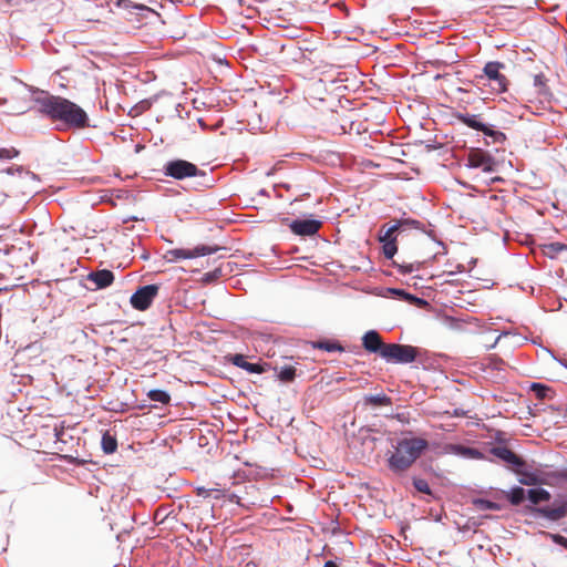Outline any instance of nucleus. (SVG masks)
<instances>
[{
  "label": "nucleus",
  "mask_w": 567,
  "mask_h": 567,
  "mask_svg": "<svg viewBox=\"0 0 567 567\" xmlns=\"http://www.w3.org/2000/svg\"><path fill=\"white\" fill-rule=\"evenodd\" d=\"M38 111L52 122L66 127L83 128L87 126L89 116L78 104L62 96L43 93L35 99Z\"/></svg>",
  "instance_id": "1"
},
{
  "label": "nucleus",
  "mask_w": 567,
  "mask_h": 567,
  "mask_svg": "<svg viewBox=\"0 0 567 567\" xmlns=\"http://www.w3.org/2000/svg\"><path fill=\"white\" fill-rule=\"evenodd\" d=\"M429 442L421 437H403L393 445V452L388 458L389 468L401 474L409 470L427 449Z\"/></svg>",
  "instance_id": "2"
},
{
  "label": "nucleus",
  "mask_w": 567,
  "mask_h": 567,
  "mask_svg": "<svg viewBox=\"0 0 567 567\" xmlns=\"http://www.w3.org/2000/svg\"><path fill=\"white\" fill-rule=\"evenodd\" d=\"M505 64L498 61H489L483 68V73L475 75V83L480 85H489L491 91L496 94L507 91L508 80L502 73Z\"/></svg>",
  "instance_id": "3"
},
{
  "label": "nucleus",
  "mask_w": 567,
  "mask_h": 567,
  "mask_svg": "<svg viewBox=\"0 0 567 567\" xmlns=\"http://www.w3.org/2000/svg\"><path fill=\"white\" fill-rule=\"evenodd\" d=\"M417 357V349L409 344L388 343L383 348L381 358L390 363H411Z\"/></svg>",
  "instance_id": "4"
},
{
  "label": "nucleus",
  "mask_w": 567,
  "mask_h": 567,
  "mask_svg": "<svg viewBox=\"0 0 567 567\" xmlns=\"http://www.w3.org/2000/svg\"><path fill=\"white\" fill-rule=\"evenodd\" d=\"M217 251L216 247H210L206 245H198L193 249L185 248H174L168 249L164 254V259L168 262H176L181 259H193L200 256L212 255Z\"/></svg>",
  "instance_id": "5"
},
{
  "label": "nucleus",
  "mask_w": 567,
  "mask_h": 567,
  "mask_svg": "<svg viewBox=\"0 0 567 567\" xmlns=\"http://www.w3.org/2000/svg\"><path fill=\"white\" fill-rule=\"evenodd\" d=\"M164 174L175 179L194 177L199 174L197 166L185 159L169 161L164 166Z\"/></svg>",
  "instance_id": "6"
},
{
  "label": "nucleus",
  "mask_w": 567,
  "mask_h": 567,
  "mask_svg": "<svg viewBox=\"0 0 567 567\" xmlns=\"http://www.w3.org/2000/svg\"><path fill=\"white\" fill-rule=\"evenodd\" d=\"M467 166L481 168L483 172L492 173L496 168V161L488 153L481 148L472 150L467 155Z\"/></svg>",
  "instance_id": "7"
},
{
  "label": "nucleus",
  "mask_w": 567,
  "mask_h": 567,
  "mask_svg": "<svg viewBox=\"0 0 567 567\" xmlns=\"http://www.w3.org/2000/svg\"><path fill=\"white\" fill-rule=\"evenodd\" d=\"M158 287L156 285H147L138 288L131 297V305L134 309L146 310L157 296Z\"/></svg>",
  "instance_id": "8"
},
{
  "label": "nucleus",
  "mask_w": 567,
  "mask_h": 567,
  "mask_svg": "<svg viewBox=\"0 0 567 567\" xmlns=\"http://www.w3.org/2000/svg\"><path fill=\"white\" fill-rule=\"evenodd\" d=\"M537 513L550 520H559L567 515V499H555L551 505L537 508Z\"/></svg>",
  "instance_id": "9"
},
{
  "label": "nucleus",
  "mask_w": 567,
  "mask_h": 567,
  "mask_svg": "<svg viewBox=\"0 0 567 567\" xmlns=\"http://www.w3.org/2000/svg\"><path fill=\"white\" fill-rule=\"evenodd\" d=\"M291 231L298 236H313L321 227V221L316 219H296L289 225Z\"/></svg>",
  "instance_id": "10"
},
{
  "label": "nucleus",
  "mask_w": 567,
  "mask_h": 567,
  "mask_svg": "<svg viewBox=\"0 0 567 567\" xmlns=\"http://www.w3.org/2000/svg\"><path fill=\"white\" fill-rule=\"evenodd\" d=\"M362 344L367 351L371 353H379L380 355L382 353L383 348L388 346V343H384L380 334L374 330L365 332V334L362 338Z\"/></svg>",
  "instance_id": "11"
},
{
  "label": "nucleus",
  "mask_w": 567,
  "mask_h": 567,
  "mask_svg": "<svg viewBox=\"0 0 567 567\" xmlns=\"http://www.w3.org/2000/svg\"><path fill=\"white\" fill-rule=\"evenodd\" d=\"M87 280L94 284L96 289H103L111 286L114 281V274L109 269H102L90 272Z\"/></svg>",
  "instance_id": "12"
},
{
  "label": "nucleus",
  "mask_w": 567,
  "mask_h": 567,
  "mask_svg": "<svg viewBox=\"0 0 567 567\" xmlns=\"http://www.w3.org/2000/svg\"><path fill=\"white\" fill-rule=\"evenodd\" d=\"M457 118L463 124H465L466 126H468V127H471L473 130L481 131V132L485 133L486 135H493L494 134V132L486 124H484L481 121V116L480 115L463 113V114H458Z\"/></svg>",
  "instance_id": "13"
},
{
  "label": "nucleus",
  "mask_w": 567,
  "mask_h": 567,
  "mask_svg": "<svg viewBox=\"0 0 567 567\" xmlns=\"http://www.w3.org/2000/svg\"><path fill=\"white\" fill-rule=\"evenodd\" d=\"M228 361L234 365L246 370L249 373L260 374L265 371L264 367L258 363H250L246 360L243 354H231L228 357Z\"/></svg>",
  "instance_id": "14"
},
{
  "label": "nucleus",
  "mask_w": 567,
  "mask_h": 567,
  "mask_svg": "<svg viewBox=\"0 0 567 567\" xmlns=\"http://www.w3.org/2000/svg\"><path fill=\"white\" fill-rule=\"evenodd\" d=\"M493 454L508 464L522 466L523 461L507 447H495Z\"/></svg>",
  "instance_id": "15"
},
{
  "label": "nucleus",
  "mask_w": 567,
  "mask_h": 567,
  "mask_svg": "<svg viewBox=\"0 0 567 567\" xmlns=\"http://www.w3.org/2000/svg\"><path fill=\"white\" fill-rule=\"evenodd\" d=\"M403 224H411V225H419V221L416 220H403V221H396L395 224L391 225L383 234H380V241H388V240H394L396 241L395 233Z\"/></svg>",
  "instance_id": "16"
},
{
  "label": "nucleus",
  "mask_w": 567,
  "mask_h": 567,
  "mask_svg": "<svg viewBox=\"0 0 567 567\" xmlns=\"http://www.w3.org/2000/svg\"><path fill=\"white\" fill-rule=\"evenodd\" d=\"M446 451L457 454V455H461V456H464V457H471V458H477L481 456V453L477 450L471 449V447H465V446L458 445V444L447 445Z\"/></svg>",
  "instance_id": "17"
},
{
  "label": "nucleus",
  "mask_w": 567,
  "mask_h": 567,
  "mask_svg": "<svg viewBox=\"0 0 567 567\" xmlns=\"http://www.w3.org/2000/svg\"><path fill=\"white\" fill-rule=\"evenodd\" d=\"M527 496L533 504H539L540 502H546L550 499L549 492L544 488L529 489Z\"/></svg>",
  "instance_id": "18"
},
{
  "label": "nucleus",
  "mask_w": 567,
  "mask_h": 567,
  "mask_svg": "<svg viewBox=\"0 0 567 567\" xmlns=\"http://www.w3.org/2000/svg\"><path fill=\"white\" fill-rule=\"evenodd\" d=\"M10 100H16L20 97H25L28 95V89L27 86L19 81H13L10 86Z\"/></svg>",
  "instance_id": "19"
},
{
  "label": "nucleus",
  "mask_w": 567,
  "mask_h": 567,
  "mask_svg": "<svg viewBox=\"0 0 567 567\" xmlns=\"http://www.w3.org/2000/svg\"><path fill=\"white\" fill-rule=\"evenodd\" d=\"M101 444L106 454L114 453L117 449L116 439L109 433L103 434Z\"/></svg>",
  "instance_id": "20"
},
{
  "label": "nucleus",
  "mask_w": 567,
  "mask_h": 567,
  "mask_svg": "<svg viewBox=\"0 0 567 567\" xmlns=\"http://www.w3.org/2000/svg\"><path fill=\"white\" fill-rule=\"evenodd\" d=\"M313 347L327 352L343 351V347L341 344L328 340L315 342Z\"/></svg>",
  "instance_id": "21"
},
{
  "label": "nucleus",
  "mask_w": 567,
  "mask_h": 567,
  "mask_svg": "<svg viewBox=\"0 0 567 567\" xmlns=\"http://www.w3.org/2000/svg\"><path fill=\"white\" fill-rule=\"evenodd\" d=\"M147 396L150 398V400L162 404H167L171 401V396L167 392L157 389L151 390L147 393Z\"/></svg>",
  "instance_id": "22"
},
{
  "label": "nucleus",
  "mask_w": 567,
  "mask_h": 567,
  "mask_svg": "<svg viewBox=\"0 0 567 567\" xmlns=\"http://www.w3.org/2000/svg\"><path fill=\"white\" fill-rule=\"evenodd\" d=\"M365 402L371 405L382 406V405H390L391 399L384 394H378V395L367 396Z\"/></svg>",
  "instance_id": "23"
},
{
  "label": "nucleus",
  "mask_w": 567,
  "mask_h": 567,
  "mask_svg": "<svg viewBox=\"0 0 567 567\" xmlns=\"http://www.w3.org/2000/svg\"><path fill=\"white\" fill-rule=\"evenodd\" d=\"M474 505L481 511H499L501 509V505H498L497 503H494V502L487 501V499H483V498L475 499Z\"/></svg>",
  "instance_id": "24"
},
{
  "label": "nucleus",
  "mask_w": 567,
  "mask_h": 567,
  "mask_svg": "<svg viewBox=\"0 0 567 567\" xmlns=\"http://www.w3.org/2000/svg\"><path fill=\"white\" fill-rule=\"evenodd\" d=\"M524 498L525 491L522 487H514L508 494V499L513 505H519Z\"/></svg>",
  "instance_id": "25"
},
{
  "label": "nucleus",
  "mask_w": 567,
  "mask_h": 567,
  "mask_svg": "<svg viewBox=\"0 0 567 567\" xmlns=\"http://www.w3.org/2000/svg\"><path fill=\"white\" fill-rule=\"evenodd\" d=\"M296 377V369L293 367H284L278 372V378L282 382H291Z\"/></svg>",
  "instance_id": "26"
},
{
  "label": "nucleus",
  "mask_w": 567,
  "mask_h": 567,
  "mask_svg": "<svg viewBox=\"0 0 567 567\" xmlns=\"http://www.w3.org/2000/svg\"><path fill=\"white\" fill-rule=\"evenodd\" d=\"M381 243L383 244L382 248H383L384 256L389 259H392L398 250L396 241L388 240V241H381Z\"/></svg>",
  "instance_id": "27"
},
{
  "label": "nucleus",
  "mask_w": 567,
  "mask_h": 567,
  "mask_svg": "<svg viewBox=\"0 0 567 567\" xmlns=\"http://www.w3.org/2000/svg\"><path fill=\"white\" fill-rule=\"evenodd\" d=\"M400 270L401 274H411L415 270H419L420 268V264H412V262H405V261H402V262H398V261H394L393 262Z\"/></svg>",
  "instance_id": "28"
},
{
  "label": "nucleus",
  "mask_w": 567,
  "mask_h": 567,
  "mask_svg": "<svg viewBox=\"0 0 567 567\" xmlns=\"http://www.w3.org/2000/svg\"><path fill=\"white\" fill-rule=\"evenodd\" d=\"M413 485L416 488V491H419L421 493H424V494L431 493L429 483L423 478H414Z\"/></svg>",
  "instance_id": "29"
},
{
  "label": "nucleus",
  "mask_w": 567,
  "mask_h": 567,
  "mask_svg": "<svg viewBox=\"0 0 567 567\" xmlns=\"http://www.w3.org/2000/svg\"><path fill=\"white\" fill-rule=\"evenodd\" d=\"M19 152L14 147H1L0 159H11L18 156Z\"/></svg>",
  "instance_id": "30"
},
{
  "label": "nucleus",
  "mask_w": 567,
  "mask_h": 567,
  "mask_svg": "<svg viewBox=\"0 0 567 567\" xmlns=\"http://www.w3.org/2000/svg\"><path fill=\"white\" fill-rule=\"evenodd\" d=\"M566 247L564 245H560V244H550L549 246H547V254L549 256H554L556 254H558L559 251L564 250Z\"/></svg>",
  "instance_id": "31"
},
{
  "label": "nucleus",
  "mask_w": 567,
  "mask_h": 567,
  "mask_svg": "<svg viewBox=\"0 0 567 567\" xmlns=\"http://www.w3.org/2000/svg\"><path fill=\"white\" fill-rule=\"evenodd\" d=\"M25 109H27V105L21 104V105H17V106L12 107V111H14L17 113H23Z\"/></svg>",
  "instance_id": "32"
},
{
  "label": "nucleus",
  "mask_w": 567,
  "mask_h": 567,
  "mask_svg": "<svg viewBox=\"0 0 567 567\" xmlns=\"http://www.w3.org/2000/svg\"><path fill=\"white\" fill-rule=\"evenodd\" d=\"M559 542L567 549V539L561 537V536H559Z\"/></svg>",
  "instance_id": "33"
},
{
  "label": "nucleus",
  "mask_w": 567,
  "mask_h": 567,
  "mask_svg": "<svg viewBox=\"0 0 567 567\" xmlns=\"http://www.w3.org/2000/svg\"><path fill=\"white\" fill-rule=\"evenodd\" d=\"M197 491H198V495H203V496L207 495V491L203 487H199Z\"/></svg>",
  "instance_id": "34"
},
{
  "label": "nucleus",
  "mask_w": 567,
  "mask_h": 567,
  "mask_svg": "<svg viewBox=\"0 0 567 567\" xmlns=\"http://www.w3.org/2000/svg\"><path fill=\"white\" fill-rule=\"evenodd\" d=\"M323 567H338L333 561L329 560L324 564Z\"/></svg>",
  "instance_id": "35"
},
{
  "label": "nucleus",
  "mask_w": 567,
  "mask_h": 567,
  "mask_svg": "<svg viewBox=\"0 0 567 567\" xmlns=\"http://www.w3.org/2000/svg\"><path fill=\"white\" fill-rule=\"evenodd\" d=\"M535 84H542V75H536L535 76Z\"/></svg>",
  "instance_id": "36"
},
{
  "label": "nucleus",
  "mask_w": 567,
  "mask_h": 567,
  "mask_svg": "<svg viewBox=\"0 0 567 567\" xmlns=\"http://www.w3.org/2000/svg\"><path fill=\"white\" fill-rule=\"evenodd\" d=\"M453 415L454 416H461V415H463V413L460 412L458 410H454Z\"/></svg>",
  "instance_id": "37"
},
{
  "label": "nucleus",
  "mask_w": 567,
  "mask_h": 567,
  "mask_svg": "<svg viewBox=\"0 0 567 567\" xmlns=\"http://www.w3.org/2000/svg\"><path fill=\"white\" fill-rule=\"evenodd\" d=\"M398 293H401L403 296H405L406 298L410 297L408 293H405L404 291H396Z\"/></svg>",
  "instance_id": "38"
},
{
  "label": "nucleus",
  "mask_w": 567,
  "mask_h": 567,
  "mask_svg": "<svg viewBox=\"0 0 567 567\" xmlns=\"http://www.w3.org/2000/svg\"><path fill=\"white\" fill-rule=\"evenodd\" d=\"M14 0H8L9 3H12Z\"/></svg>",
  "instance_id": "39"
}]
</instances>
